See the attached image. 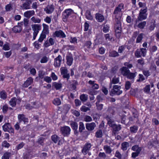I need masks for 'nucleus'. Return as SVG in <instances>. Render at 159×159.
<instances>
[{
    "mask_svg": "<svg viewBox=\"0 0 159 159\" xmlns=\"http://www.w3.org/2000/svg\"><path fill=\"white\" fill-rule=\"evenodd\" d=\"M124 5L120 3L116 7L114 11L113 14L116 19H120L122 15V10H124Z\"/></svg>",
    "mask_w": 159,
    "mask_h": 159,
    "instance_id": "nucleus-1",
    "label": "nucleus"
},
{
    "mask_svg": "<svg viewBox=\"0 0 159 159\" xmlns=\"http://www.w3.org/2000/svg\"><path fill=\"white\" fill-rule=\"evenodd\" d=\"M62 60V57L60 55H59L54 60V66L55 67H59L61 65V62Z\"/></svg>",
    "mask_w": 159,
    "mask_h": 159,
    "instance_id": "nucleus-10",
    "label": "nucleus"
},
{
    "mask_svg": "<svg viewBox=\"0 0 159 159\" xmlns=\"http://www.w3.org/2000/svg\"><path fill=\"white\" fill-rule=\"evenodd\" d=\"M154 85L153 83H151L150 84L146 85L143 89V91L147 94L150 93V87H153Z\"/></svg>",
    "mask_w": 159,
    "mask_h": 159,
    "instance_id": "nucleus-17",
    "label": "nucleus"
},
{
    "mask_svg": "<svg viewBox=\"0 0 159 159\" xmlns=\"http://www.w3.org/2000/svg\"><path fill=\"white\" fill-rule=\"evenodd\" d=\"M143 33H141L139 34L136 39V43H140L141 42L143 38Z\"/></svg>",
    "mask_w": 159,
    "mask_h": 159,
    "instance_id": "nucleus-40",
    "label": "nucleus"
},
{
    "mask_svg": "<svg viewBox=\"0 0 159 159\" xmlns=\"http://www.w3.org/2000/svg\"><path fill=\"white\" fill-rule=\"evenodd\" d=\"M130 131L132 133H135L137 132L138 127L136 126H133L131 127L130 128Z\"/></svg>",
    "mask_w": 159,
    "mask_h": 159,
    "instance_id": "nucleus-50",
    "label": "nucleus"
},
{
    "mask_svg": "<svg viewBox=\"0 0 159 159\" xmlns=\"http://www.w3.org/2000/svg\"><path fill=\"white\" fill-rule=\"evenodd\" d=\"M95 18L96 20L99 22H102L105 20V17L104 16L99 13L96 14Z\"/></svg>",
    "mask_w": 159,
    "mask_h": 159,
    "instance_id": "nucleus-22",
    "label": "nucleus"
},
{
    "mask_svg": "<svg viewBox=\"0 0 159 159\" xmlns=\"http://www.w3.org/2000/svg\"><path fill=\"white\" fill-rule=\"evenodd\" d=\"M120 20L116 19L115 27L116 35L118 38L120 37L121 32V23Z\"/></svg>",
    "mask_w": 159,
    "mask_h": 159,
    "instance_id": "nucleus-2",
    "label": "nucleus"
},
{
    "mask_svg": "<svg viewBox=\"0 0 159 159\" xmlns=\"http://www.w3.org/2000/svg\"><path fill=\"white\" fill-rule=\"evenodd\" d=\"M88 98V95L83 94L80 96V99L82 102H85L87 101Z\"/></svg>",
    "mask_w": 159,
    "mask_h": 159,
    "instance_id": "nucleus-46",
    "label": "nucleus"
},
{
    "mask_svg": "<svg viewBox=\"0 0 159 159\" xmlns=\"http://www.w3.org/2000/svg\"><path fill=\"white\" fill-rule=\"evenodd\" d=\"M52 102L53 104L56 106H59L60 105L61 103L60 99L58 98H56L54 99L53 101Z\"/></svg>",
    "mask_w": 159,
    "mask_h": 159,
    "instance_id": "nucleus-43",
    "label": "nucleus"
},
{
    "mask_svg": "<svg viewBox=\"0 0 159 159\" xmlns=\"http://www.w3.org/2000/svg\"><path fill=\"white\" fill-rule=\"evenodd\" d=\"M16 98L15 97L12 98L9 101L10 105L12 107H15L16 105Z\"/></svg>",
    "mask_w": 159,
    "mask_h": 159,
    "instance_id": "nucleus-39",
    "label": "nucleus"
},
{
    "mask_svg": "<svg viewBox=\"0 0 159 159\" xmlns=\"http://www.w3.org/2000/svg\"><path fill=\"white\" fill-rule=\"evenodd\" d=\"M53 36L57 37L60 38H65L66 35L61 30L56 31L53 34Z\"/></svg>",
    "mask_w": 159,
    "mask_h": 159,
    "instance_id": "nucleus-9",
    "label": "nucleus"
},
{
    "mask_svg": "<svg viewBox=\"0 0 159 159\" xmlns=\"http://www.w3.org/2000/svg\"><path fill=\"white\" fill-rule=\"evenodd\" d=\"M70 128L68 126H65L61 127V133L65 137L68 136L70 134Z\"/></svg>",
    "mask_w": 159,
    "mask_h": 159,
    "instance_id": "nucleus-6",
    "label": "nucleus"
},
{
    "mask_svg": "<svg viewBox=\"0 0 159 159\" xmlns=\"http://www.w3.org/2000/svg\"><path fill=\"white\" fill-rule=\"evenodd\" d=\"M85 16L86 18L89 20H92L93 17L91 15L90 12L89 11H87L85 13Z\"/></svg>",
    "mask_w": 159,
    "mask_h": 159,
    "instance_id": "nucleus-45",
    "label": "nucleus"
},
{
    "mask_svg": "<svg viewBox=\"0 0 159 159\" xmlns=\"http://www.w3.org/2000/svg\"><path fill=\"white\" fill-rule=\"evenodd\" d=\"M61 74L63 75L64 78H66L68 80L70 77V75L68 73V70L67 69L61 67L60 69Z\"/></svg>",
    "mask_w": 159,
    "mask_h": 159,
    "instance_id": "nucleus-12",
    "label": "nucleus"
},
{
    "mask_svg": "<svg viewBox=\"0 0 159 159\" xmlns=\"http://www.w3.org/2000/svg\"><path fill=\"white\" fill-rule=\"evenodd\" d=\"M121 87L118 85H115L113 86V88L110 92V95L111 96H113L114 95H119L122 92L120 90Z\"/></svg>",
    "mask_w": 159,
    "mask_h": 159,
    "instance_id": "nucleus-4",
    "label": "nucleus"
},
{
    "mask_svg": "<svg viewBox=\"0 0 159 159\" xmlns=\"http://www.w3.org/2000/svg\"><path fill=\"white\" fill-rule=\"evenodd\" d=\"M88 83L91 85V88L93 89H97L99 88V85L98 84L95 83L94 81L89 80Z\"/></svg>",
    "mask_w": 159,
    "mask_h": 159,
    "instance_id": "nucleus-27",
    "label": "nucleus"
},
{
    "mask_svg": "<svg viewBox=\"0 0 159 159\" xmlns=\"http://www.w3.org/2000/svg\"><path fill=\"white\" fill-rule=\"evenodd\" d=\"M0 96L2 98L5 99L7 97V95L5 91H2L0 92Z\"/></svg>",
    "mask_w": 159,
    "mask_h": 159,
    "instance_id": "nucleus-52",
    "label": "nucleus"
},
{
    "mask_svg": "<svg viewBox=\"0 0 159 159\" xmlns=\"http://www.w3.org/2000/svg\"><path fill=\"white\" fill-rule=\"evenodd\" d=\"M38 41H36L34 43V45L35 47V48L37 49H39L40 47V44L39 43Z\"/></svg>",
    "mask_w": 159,
    "mask_h": 159,
    "instance_id": "nucleus-61",
    "label": "nucleus"
},
{
    "mask_svg": "<svg viewBox=\"0 0 159 159\" xmlns=\"http://www.w3.org/2000/svg\"><path fill=\"white\" fill-rule=\"evenodd\" d=\"M121 74L125 76H126L130 71L126 67H123L120 69Z\"/></svg>",
    "mask_w": 159,
    "mask_h": 159,
    "instance_id": "nucleus-16",
    "label": "nucleus"
},
{
    "mask_svg": "<svg viewBox=\"0 0 159 159\" xmlns=\"http://www.w3.org/2000/svg\"><path fill=\"white\" fill-rule=\"evenodd\" d=\"M49 59V57L46 56H43L41 58L40 62L41 63H47Z\"/></svg>",
    "mask_w": 159,
    "mask_h": 159,
    "instance_id": "nucleus-34",
    "label": "nucleus"
},
{
    "mask_svg": "<svg viewBox=\"0 0 159 159\" xmlns=\"http://www.w3.org/2000/svg\"><path fill=\"white\" fill-rule=\"evenodd\" d=\"M5 9L7 11H11L12 9V5L11 4L7 5L6 6Z\"/></svg>",
    "mask_w": 159,
    "mask_h": 159,
    "instance_id": "nucleus-55",
    "label": "nucleus"
},
{
    "mask_svg": "<svg viewBox=\"0 0 159 159\" xmlns=\"http://www.w3.org/2000/svg\"><path fill=\"white\" fill-rule=\"evenodd\" d=\"M138 20H136L135 22L134 27V28H136V27L139 28L140 29H143L145 27L146 24V22L145 21H143L139 23L138 25H137V22Z\"/></svg>",
    "mask_w": 159,
    "mask_h": 159,
    "instance_id": "nucleus-15",
    "label": "nucleus"
},
{
    "mask_svg": "<svg viewBox=\"0 0 159 159\" xmlns=\"http://www.w3.org/2000/svg\"><path fill=\"white\" fill-rule=\"evenodd\" d=\"M31 20L34 23H39L41 22L40 19L35 16H33L31 18Z\"/></svg>",
    "mask_w": 159,
    "mask_h": 159,
    "instance_id": "nucleus-49",
    "label": "nucleus"
},
{
    "mask_svg": "<svg viewBox=\"0 0 159 159\" xmlns=\"http://www.w3.org/2000/svg\"><path fill=\"white\" fill-rule=\"evenodd\" d=\"M67 60L66 63L69 66H71L73 63V58L71 55L69 54L66 56Z\"/></svg>",
    "mask_w": 159,
    "mask_h": 159,
    "instance_id": "nucleus-23",
    "label": "nucleus"
},
{
    "mask_svg": "<svg viewBox=\"0 0 159 159\" xmlns=\"http://www.w3.org/2000/svg\"><path fill=\"white\" fill-rule=\"evenodd\" d=\"M30 4L26 2H25L20 6V8L22 9H29L30 8Z\"/></svg>",
    "mask_w": 159,
    "mask_h": 159,
    "instance_id": "nucleus-26",
    "label": "nucleus"
},
{
    "mask_svg": "<svg viewBox=\"0 0 159 159\" xmlns=\"http://www.w3.org/2000/svg\"><path fill=\"white\" fill-rule=\"evenodd\" d=\"M54 10V7L52 5H48L44 8V11L47 13L51 14Z\"/></svg>",
    "mask_w": 159,
    "mask_h": 159,
    "instance_id": "nucleus-18",
    "label": "nucleus"
},
{
    "mask_svg": "<svg viewBox=\"0 0 159 159\" xmlns=\"http://www.w3.org/2000/svg\"><path fill=\"white\" fill-rule=\"evenodd\" d=\"M84 120L86 122H89L92 121V118L89 116H86L84 118Z\"/></svg>",
    "mask_w": 159,
    "mask_h": 159,
    "instance_id": "nucleus-62",
    "label": "nucleus"
},
{
    "mask_svg": "<svg viewBox=\"0 0 159 159\" xmlns=\"http://www.w3.org/2000/svg\"><path fill=\"white\" fill-rule=\"evenodd\" d=\"M32 28L34 32H39L41 29V26L40 25L35 24L32 26Z\"/></svg>",
    "mask_w": 159,
    "mask_h": 159,
    "instance_id": "nucleus-33",
    "label": "nucleus"
},
{
    "mask_svg": "<svg viewBox=\"0 0 159 159\" xmlns=\"http://www.w3.org/2000/svg\"><path fill=\"white\" fill-rule=\"evenodd\" d=\"M155 21L154 20L153 22H151L150 25L149 27V30L150 31L153 30L155 27Z\"/></svg>",
    "mask_w": 159,
    "mask_h": 159,
    "instance_id": "nucleus-44",
    "label": "nucleus"
},
{
    "mask_svg": "<svg viewBox=\"0 0 159 159\" xmlns=\"http://www.w3.org/2000/svg\"><path fill=\"white\" fill-rule=\"evenodd\" d=\"M52 87H54L56 90H59L62 87V84L61 83L54 82L52 84Z\"/></svg>",
    "mask_w": 159,
    "mask_h": 159,
    "instance_id": "nucleus-32",
    "label": "nucleus"
},
{
    "mask_svg": "<svg viewBox=\"0 0 159 159\" xmlns=\"http://www.w3.org/2000/svg\"><path fill=\"white\" fill-rule=\"evenodd\" d=\"M45 139V138L43 137H40L38 139L37 143L43 146L44 145V142Z\"/></svg>",
    "mask_w": 159,
    "mask_h": 159,
    "instance_id": "nucleus-42",
    "label": "nucleus"
},
{
    "mask_svg": "<svg viewBox=\"0 0 159 159\" xmlns=\"http://www.w3.org/2000/svg\"><path fill=\"white\" fill-rule=\"evenodd\" d=\"M34 14L35 12L34 10L28 11L24 12V16L27 18L29 19Z\"/></svg>",
    "mask_w": 159,
    "mask_h": 159,
    "instance_id": "nucleus-21",
    "label": "nucleus"
},
{
    "mask_svg": "<svg viewBox=\"0 0 159 159\" xmlns=\"http://www.w3.org/2000/svg\"><path fill=\"white\" fill-rule=\"evenodd\" d=\"M70 41V43L74 44L77 43V39L75 37L73 38L71 37Z\"/></svg>",
    "mask_w": 159,
    "mask_h": 159,
    "instance_id": "nucleus-58",
    "label": "nucleus"
},
{
    "mask_svg": "<svg viewBox=\"0 0 159 159\" xmlns=\"http://www.w3.org/2000/svg\"><path fill=\"white\" fill-rule=\"evenodd\" d=\"M131 149L132 150L138 152H140L141 151V148L137 145L133 146Z\"/></svg>",
    "mask_w": 159,
    "mask_h": 159,
    "instance_id": "nucleus-41",
    "label": "nucleus"
},
{
    "mask_svg": "<svg viewBox=\"0 0 159 159\" xmlns=\"http://www.w3.org/2000/svg\"><path fill=\"white\" fill-rule=\"evenodd\" d=\"M72 13V10L70 9L65 10L63 13L62 15L63 21L64 22L66 21L67 19L69 17Z\"/></svg>",
    "mask_w": 159,
    "mask_h": 159,
    "instance_id": "nucleus-8",
    "label": "nucleus"
},
{
    "mask_svg": "<svg viewBox=\"0 0 159 159\" xmlns=\"http://www.w3.org/2000/svg\"><path fill=\"white\" fill-rule=\"evenodd\" d=\"M147 50L145 48L137 49L135 52V56L137 57H139L142 56L144 57L146 53Z\"/></svg>",
    "mask_w": 159,
    "mask_h": 159,
    "instance_id": "nucleus-7",
    "label": "nucleus"
},
{
    "mask_svg": "<svg viewBox=\"0 0 159 159\" xmlns=\"http://www.w3.org/2000/svg\"><path fill=\"white\" fill-rule=\"evenodd\" d=\"M147 8L145 7L143 9H141L140 11L137 20L139 21H142L146 19L147 18Z\"/></svg>",
    "mask_w": 159,
    "mask_h": 159,
    "instance_id": "nucleus-3",
    "label": "nucleus"
},
{
    "mask_svg": "<svg viewBox=\"0 0 159 159\" xmlns=\"http://www.w3.org/2000/svg\"><path fill=\"white\" fill-rule=\"evenodd\" d=\"M109 55L111 57H116L118 56L119 54L117 52L114 51L110 53Z\"/></svg>",
    "mask_w": 159,
    "mask_h": 159,
    "instance_id": "nucleus-53",
    "label": "nucleus"
},
{
    "mask_svg": "<svg viewBox=\"0 0 159 159\" xmlns=\"http://www.w3.org/2000/svg\"><path fill=\"white\" fill-rule=\"evenodd\" d=\"M112 128L113 129L112 132L114 134H115L116 132L119 131L121 129V127L120 125H115V126H113Z\"/></svg>",
    "mask_w": 159,
    "mask_h": 159,
    "instance_id": "nucleus-37",
    "label": "nucleus"
},
{
    "mask_svg": "<svg viewBox=\"0 0 159 159\" xmlns=\"http://www.w3.org/2000/svg\"><path fill=\"white\" fill-rule=\"evenodd\" d=\"M91 147L90 143H87L84 146L83 149L82 150V152L84 155L86 154L90 150Z\"/></svg>",
    "mask_w": 159,
    "mask_h": 159,
    "instance_id": "nucleus-13",
    "label": "nucleus"
},
{
    "mask_svg": "<svg viewBox=\"0 0 159 159\" xmlns=\"http://www.w3.org/2000/svg\"><path fill=\"white\" fill-rule=\"evenodd\" d=\"M136 73H137L136 72L133 73L130 72L129 71V73L128 74L126 77L127 78L129 79L133 80L136 75Z\"/></svg>",
    "mask_w": 159,
    "mask_h": 159,
    "instance_id": "nucleus-30",
    "label": "nucleus"
},
{
    "mask_svg": "<svg viewBox=\"0 0 159 159\" xmlns=\"http://www.w3.org/2000/svg\"><path fill=\"white\" fill-rule=\"evenodd\" d=\"M46 37V35L43 34H41L39 39H38V41L40 43H42L43 41V39Z\"/></svg>",
    "mask_w": 159,
    "mask_h": 159,
    "instance_id": "nucleus-54",
    "label": "nucleus"
},
{
    "mask_svg": "<svg viewBox=\"0 0 159 159\" xmlns=\"http://www.w3.org/2000/svg\"><path fill=\"white\" fill-rule=\"evenodd\" d=\"M119 77L115 76L113 77L112 80L111 81V84H116L119 83Z\"/></svg>",
    "mask_w": 159,
    "mask_h": 159,
    "instance_id": "nucleus-35",
    "label": "nucleus"
},
{
    "mask_svg": "<svg viewBox=\"0 0 159 159\" xmlns=\"http://www.w3.org/2000/svg\"><path fill=\"white\" fill-rule=\"evenodd\" d=\"M70 125L72 129L74 130V134L78 135V132L77 131V129L78 128V125L77 123L74 121H71L70 122Z\"/></svg>",
    "mask_w": 159,
    "mask_h": 159,
    "instance_id": "nucleus-20",
    "label": "nucleus"
},
{
    "mask_svg": "<svg viewBox=\"0 0 159 159\" xmlns=\"http://www.w3.org/2000/svg\"><path fill=\"white\" fill-rule=\"evenodd\" d=\"M80 109L82 111L84 112H86L88 111H89L90 110L89 108L86 107L85 106H82L81 108Z\"/></svg>",
    "mask_w": 159,
    "mask_h": 159,
    "instance_id": "nucleus-57",
    "label": "nucleus"
},
{
    "mask_svg": "<svg viewBox=\"0 0 159 159\" xmlns=\"http://www.w3.org/2000/svg\"><path fill=\"white\" fill-rule=\"evenodd\" d=\"M33 82V78L31 77H29L27 78L26 80L24 82L23 85V86L24 87L26 88L31 84Z\"/></svg>",
    "mask_w": 159,
    "mask_h": 159,
    "instance_id": "nucleus-19",
    "label": "nucleus"
},
{
    "mask_svg": "<svg viewBox=\"0 0 159 159\" xmlns=\"http://www.w3.org/2000/svg\"><path fill=\"white\" fill-rule=\"evenodd\" d=\"M3 130L5 132H8L10 133L14 134V130L10 123H6L2 126Z\"/></svg>",
    "mask_w": 159,
    "mask_h": 159,
    "instance_id": "nucleus-5",
    "label": "nucleus"
},
{
    "mask_svg": "<svg viewBox=\"0 0 159 159\" xmlns=\"http://www.w3.org/2000/svg\"><path fill=\"white\" fill-rule=\"evenodd\" d=\"M18 118L19 120V122L23 121L25 124H27L28 122V118L25 116V115L23 114H20L18 116Z\"/></svg>",
    "mask_w": 159,
    "mask_h": 159,
    "instance_id": "nucleus-14",
    "label": "nucleus"
},
{
    "mask_svg": "<svg viewBox=\"0 0 159 159\" xmlns=\"http://www.w3.org/2000/svg\"><path fill=\"white\" fill-rule=\"evenodd\" d=\"M32 157V155L29 151H27L25 153L24 156V159H31Z\"/></svg>",
    "mask_w": 159,
    "mask_h": 159,
    "instance_id": "nucleus-48",
    "label": "nucleus"
},
{
    "mask_svg": "<svg viewBox=\"0 0 159 159\" xmlns=\"http://www.w3.org/2000/svg\"><path fill=\"white\" fill-rule=\"evenodd\" d=\"M102 136V131L99 129L97 131L95 134V136L98 138H101Z\"/></svg>",
    "mask_w": 159,
    "mask_h": 159,
    "instance_id": "nucleus-47",
    "label": "nucleus"
},
{
    "mask_svg": "<svg viewBox=\"0 0 159 159\" xmlns=\"http://www.w3.org/2000/svg\"><path fill=\"white\" fill-rule=\"evenodd\" d=\"M125 48V47L124 46L119 47L118 50V52L119 53H122Z\"/></svg>",
    "mask_w": 159,
    "mask_h": 159,
    "instance_id": "nucleus-63",
    "label": "nucleus"
},
{
    "mask_svg": "<svg viewBox=\"0 0 159 159\" xmlns=\"http://www.w3.org/2000/svg\"><path fill=\"white\" fill-rule=\"evenodd\" d=\"M11 155L10 152H5L2 157V159H9Z\"/></svg>",
    "mask_w": 159,
    "mask_h": 159,
    "instance_id": "nucleus-36",
    "label": "nucleus"
},
{
    "mask_svg": "<svg viewBox=\"0 0 159 159\" xmlns=\"http://www.w3.org/2000/svg\"><path fill=\"white\" fill-rule=\"evenodd\" d=\"M106 118L107 121V124L109 126L113 127L114 126H115L116 124L112 119L109 116H107Z\"/></svg>",
    "mask_w": 159,
    "mask_h": 159,
    "instance_id": "nucleus-25",
    "label": "nucleus"
},
{
    "mask_svg": "<svg viewBox=\"0 0 159 159\" xmlns=\"http://www.w3.org/2000/svg\"><path fill=\"white\" fill-rule=\"evenodd\" d=\"M96 105L98 110L100 111L102 109L103 107V105L102 104H100L98 102H96Z\"/></svg>",
    "mask_w": 159,
    "mask_h": 159,
    "instance_id": "nucleus-51",
    "label": "nucleus"
},
{
    "mask_svg": "<svg viewBox=\"0 0 159 159\" xmlns=\"http://www.w3.org/2000/svg\"><path fill=\"white\" fill-rule=\"evenodd\" d=\"M60 138L56 134L52 135L51 136V139L52 141L55 143L58 142V144L60 145L63 142L62 140L60 139Z\"/></svg>",
    "mask_w": 159,
    "mask_h": 159,
    "instance_id": "nucleus-11",
    "label": "nucleus"
},
{
    "mask_svg": "<svg viewBox=\"0 0 159 159\" xmlns=\"http://www.w3.org/2000/svg\"><path fill=\"white\" fill-rule=\"evenodd\" d=\"M115 157L118 158L119 159H121V158L122 156L119 151H117L115 153Z\"/></svg>",
    "mask_w": 159,
    "mask_h": 159,
    "instance_id": "nucleus-60",
    "label": "nucleus"
},
{
    "mask_svg": "<svg viewBox=\"0 0 159 159\" xmlns=\"http://www.w3.org/2000/svg\"><path fill=\"white\" fill-rule=\"evenodd\" d=\"M96 126L94 122L91 123H87L86 125V129L89 130L91 131L93 130Z\"/></svg>",
    "mask_w": 159,
    "mask_h": 159,
    "instance_id": "nucleus-24",
    "label": "nucleus"
},
{
    "mask_svg": "<svg viewBox=\"0 0 159 159\" xmlns=\"http://www.w3.org/2000/svg\"><path fill=\"white\" fill-rule=\"evenodd\" d=\"M22 30V28L20 25H17L14 26L12 29L13 32L15 33H19Z\"/></svg>",
    "mask_w": 159,
    "mask_h": 159,
    "instance_id": "nucleus-29",
    "label": "nucleus"
},
{
    "mask_svg": "<svg viewBox=\"0 0 159 159\" xmlns=\"http://www.w3.org/2000/svg\"><path fill=\"white\" fill-rule=\"evenodd\" d=\"M44 80L48 83L51 82L52 79L50 77L48 76H45L44 78Z\"/></svg>",
    "mask_w": 159,
    "mask_h": 159,
    "instance_id": "nucleus-59",
    "label": "nucleus"
},
{
    "mask_svg": "<svg viewBox=\"0 0 159 159\" xmlns=\"http://www.w3.org/2000/svg\"><path fill=\"white\" fill-rule=\"evenodd\" d=\"M103 149L107 154H110L112 151L110 146L107 145L104 146Z\"/></svg>",
    "mask_w": 159,
    "mask_h": 159,
    "instance_id": "nucleus-31",
    "label": "nucleus"
},
{
    "mask_svg": "<svg viewBox=\"0 0 159 159\" xmlns=\"http://www.w3.org/2000/svg\"><path fill=\"white\" fill-rule=\"evenodd\" d=\"M2 49L4 50H9L10 49V48L9 43H7L6 44H4L3 46Z\"/></svg>",
    "mask_w": 159,
    "mask_h": 159,
    "instance_id": "nucleus-56",
    "label": "nucleus"
},
{
    "mask_svg": "<svg viewBox=\"0 0 159 159\" xmlns=\"http://www.w3.org/2000/svg\"><path fill=\"white\" fill-rule=\"evenodd\" d=\"M43 29L41 34L46 35V34L49 33L48 26L44 24H43Z\"/></svg>",
    "mask_w": 159,
    "mask_h": 159,
    "instance_id": "nucleus-28",
    "label": "nucleus"
},
{
    "mask_svg": "<svg viewBox=\"0 0 159 159\" xmlns=\"http://www.w3.org/2000/svg\"><path fill=\"white\" fill-rule=\"evenodd\" d=\"M129 143L128 142H125L121 144V149L123 151L126 150L129 146Z\"/></svg>",
    "mask_w": 159,
    "mask_h": 159,
    "instance_id": "nucleus-38",
    "label": "nucleus"
},
{
    "mask_svg": "<svg viewBox=\"0 0 159 159\" xmlns=\"http://www.w3.org/2000/svg\"><path fill=\"white\" fill-rule=\"evenodd\" d=\"M25 144L23 142H22L20 143L17 146L16 148L17 150H19L22 148L25 145Z\"/></svg>",
    "mask_w": 159,
    "mask_h": 159,
    "instance_id": "nucleus-64",
    "label": "nucleus"
}]
</instances>
